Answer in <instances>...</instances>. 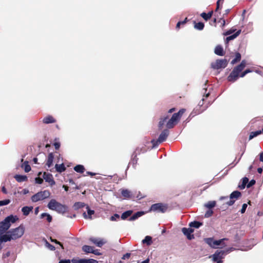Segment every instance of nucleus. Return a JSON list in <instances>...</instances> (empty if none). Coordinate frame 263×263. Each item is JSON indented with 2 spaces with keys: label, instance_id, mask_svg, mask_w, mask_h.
Here are the masks:
<instances>
[{
  "label": "nucleus",
  "instance_id": "1",
  "mask_svg": "<svg viewBox=\"0 0 263 263\" xmlns=\"http://www.w3.org/2000/svg\"><path fill=\"white\" fill-rule=\"evenodd\" d=\"M185 111V109L184 108L180 109L178 112L174 113L169 120L168 115L161 117L158 123L159 129H161L165 123L167 128H173L178 123Z\"/></svg>",
  "mask_w": 263,
  "mask_h": 263
},
{
  "label": "nucleus",
  "instance_id": "2",
  "mask_svg": "<svg viewBox=\"0 0 263 263\" xmlns=\"http://www.w3.org/2000/svg\"><path fill=\"white\" fill-rule=\"evenodd\" d=\"M246 65V62L245 60H242L240 64L235 67L232 71L230 73L228 77V80L229 82H234L237 80L239 77H244L246 73L245 71L242 72Z\"/></svg>",
  "mask_w": 263,
  "mask_h": 263
},
{
  "label": "nucleus",
  "instance_id": "3",
  "mask_svg": "<svg viewBox=\"0 0 263 263\" xmlns=\"http://www.w3.org/2000/svg\"><path fill=\"white\" fill-rule=\"evenodd\" d=\"M47 207L51 210L55 211L59 213L64 214L67 211L68 207L58 202L55 199H52L48 202Z\"/></svg>",
  "mask_w": 263,
  "mask_h": 263
},
{
  "label": "nucleus",
  "instance_id": "4",
  "mask_svg": "<svg viewBox=\"0 0 263 263\" xmlns=\"http://www.w3.org/2000/svg\"><path fill=\"white\" fill-rule=\"evenodd\" d=\"M18 219V218L15 216L11 215L0 222V233L2 234L7 231L11 226V223H13Z\"/></svg>",
  "mask_w": 263,
  "mask_h": 263
},
{
  "label": "nucleus",
  "instance_id": "5",
  "mask_svg": "<svg viewBox=\"0 0 263 263\" xmlns=\"http://www.w3.org/2000/svg\"><path fill=\"white\" fill-rule=\"evenodd\" d=\"M51 193L48 190L40 191L32 196L31 199L32 202H36L45 200L50 197Z\"/></svg>",
  "mask_w": 263,
  "mask_h": 263
},
{
  "label": "nucleus",
  "instance_id": "6",
  "mask_svg": "<svg viewBox=\"0 0 263 263\" xmlns=\"http://www.w3.org/2000/svg\"><path fill=\"white\" fill-rule=\"evenodd\" d=\"M25 232V227L23 224H21L19 227L11 229L8 231V233H10L12 237V240H16L21 238Z\"/></svg>",
  "mask_w": 263,
  "mask_h": 263
},
{
  "label": "nucleus",
  "instance_id": "7",
  "mask_svg": "<svg viewBox=\"0 0 263 263\" xmlns=\"http://www.w3.org/2000/svg\"><path fill=\"white\" fill-rule=\"evenodd\" d=\"M168 209V206L166 204L162 203H157L152 205L151 207V211L156 212L158 213H165Z\"/></svg>",
  "mask_w": 263,
  "mask_h": 263
},
{
  "label": "nucleus",
  "instance_id": "8",
  "mask_svg": "<svg viewBox=\"0 0 263 263\" xmlns=\"http://www.w3.org/2000/svg\"><path fill=\"white\" fill-rule=\"evenodd\" d=\"M228 63V61L227 59H218L214 62H212L211 65L214 69H219L226 67Z\"/></svg>",
  "mask_w": 263,
  "mask_h": 263
},
{
  "label": "nucleus",
  "instance_id": "9",
  "mask_svg": "<svg viewBox=\"0 0 263 263\" xmlns=\"http://www.w3.org/2000/svg\"><path fill=\"white\" fill-rule=\"evenodd\" d=\"M241 196V193L238 191L233 192L230 195V200L226 202L229 206L233 205L235 201Z\"/></svg>",
  "mask_w": 263,
  "mask_h": 263
},
{
  "label": "nucleus",
  "instance_id": "10",
  "mask_svg": "<svg viewBox=\"0 0 263 263\" xmlns=\"http://www.w3.org/2000/svg\"><path fill=\"white\" fill-rule=\"evenodd\" d=\"M226 254L224 251L217 250L213 255V260L217 263H222V258Z\"/></svg>",
  "mask_w": 263,
  "mask_h": 263
},
{
  "label": "nucleus",
  "instance_id": "11",
  "mask_svg": "<svg viewBox=\"0 0 263 263\" xmlns=\"http://www.w3.org/2000/svg\"><path fill=\"white\" fill-rule=\"evenodd\" d=\"M43 177L44 179H45L46 182H48L51 186L55 184V182L53 179L52 174L44 172L43 175Z\"/></svg>",
  "mask_w": 263,
  "mask_h": 263
},
{
  "label": "nucleus",
  "instance_id": "12",
  "mask_svg": "<svg viewBox=\"0 0 263 263\" xmlns=\"http://www.w3.org/2000/svg\"><path fill=\"white\" fill-rule=\"evenodd\" d=\"M183 233L186 236L187 238L189 240H191L194 238V236L192 234L194 232V230L191 228H183L182 229Z\"/></svg>",
  "mask_w": 263,
  "mask_h": 263
},
{
  "label": "nucleus",
  "instance_id": "13",
  "mask_svg": "<svg viewBox=\"0 0 263 263\" xmlns=\"http://www.w3.org/2000/svg\"><path fill=\"white\" fill-rule=\"evenodd\" d=\"M168 135L169 130H168V129H164L161 132V133L160 134L158 137V141L159 142V143H160L165 141L166 140Z\"/></svg>",
  "mask_w": 263,
  "mask_h": 263
},
{
  "label": "nucleus",
  "instance_id": "14",
  "mask_svg": "<svg viewBox=\"0 0 263 263\" xmlns=\"http://www.w3.org/2000/svg\"><path fill=\"white\" fill-rule=\"evenodd\" d=\"M90 241L95 244L97 247H102L105 242L102 239L91 237L89 238Z\"/></svg>",
  "mask_w": 263,
  "mask_h": 263
},
{
  "label": "nucleus",
  "instance_id": "15",
  "mask_svg": "<svg viewBox=\"0 0 263 263\" xmlns=\"http://www.w3.org/2000/svg\"><path fill=\"white\" fill-rule=\"evenodd\" d=\"M145 152H146V149L144 148V147H142L141 148L137 147L133 155V156H134L133 161L137 162L138 160V158L137 157V155L140 154L141 153H144Z\"/></svg>",
  "mask_w": 263,
  "mask_h": 263
},
{
  "label": "nucleus",
  "instance_id": "16",
  "mask_svg": "<svg viewBox=\"0 0 263 263\" xmlns=\"http://www.w3.org/2000/svg\"><path fill=\"white\" fill-rule=\"evenodd\" d=\"M12 238H13L12 237H11L10 234L8 233L7 232L6 234L0 236V241H1L2 242H6L7 241H11V240H12Z\"/></svg>",
  "mask_w": 263,
  "mask_h": 263
},
{
  "label": "nucleus",
  "instance_id": "17",
  "mask_svg": "<svg viewBox=\"0 0 263 263\" xmlns=\"http://www.w3.org/2000/svg\"><path fill=\"white\" fill-rule=\"evenodd\" d=\"M56 122V120L51 115H48L43 119V122L44 124L53 123Z\"/></svg>",
  "mask_w": 263,
  "mask_h": 263
},
{
  "label": "nucleus",
  "instance_id": "18",
  "mask_svg": "<svg viewBox=\"0 0 263 263\" xmlns=\"http://www.w3.org/2000/svg\"><path fill=\"white\" fill-rule=\"evenodd\" d=\"M214 52L216 54L220 56H223L224 54L223 49L221 45H217L216 46Z\"/></svg>",
  "mask_w": 263,
  "mask_h": 263
},
{
  "label": "nucleus",
  "instance_id": "19",
  "mask_svg": "<svg viewBox=\"0 0 263 263\" xmlns=\"http://www.w3.org/2000/svg\"><path fill=\"white\" fill-rule=\"evenodd\" d=\"M86 210L87 211L88 215H87L85 212H84L83 214V217L85 219H87V218L91 219V215L94 214L95 212H94L93 210H90L89 207L88 205L86 206Z\"/></svg>",
  "mask_w": 263,
  "mask_h": 263
},
{
  "label": "nucleus",
  "instance_id": "20",
  "mask_svg": "<svg viewBox=\"0 0 263 263\" xmlns=\"http://www.w3.org/2000/svg\"><path fill=\"white\" fill-rule=\"evenodd\" d=\"M14 178L18 182L26 181L28 180L27 177L26 175H15Z\"/></svg>",
  "mask_w": 263,
  "mask_h": 263
},
{
  "label": "nucleus",
  "instance_id": "21",
  "mask_svg": "<svg viewBox=\"0 0 263 263\" xmlns=\"http://www.w3.org/2000/svg\"><path fill=\"white\" fill-rule=\"evenodd\" d=\"M249 182V179L247 177H244L242 179V182L240 184L238 185V188L240 190L244 189L247 185Z\"/></svg>",
  "mask_w": 263,
  "mask_h": 263
},
{
  "label": "nucleus",
  "instance_id": "22",
  "mask_svg": "<svg viewBox=\"0 0 263 263\" xmlns=\"http://www.w3.org/2000/svg\"><path fill=\"white\" fill-rule=\"evenodd\" d=\"M213 11H211L209 12L208 13H206L205 12H202L200 14V15L205 21H207L211 18V17L213 15Z\"/></svg>",
  "mask_w": 263,
  "mask_h": 263
},
{
  "label": "nucleus",
  "instance_id": "23",
  "mask_svg": "<svg viewBox=\"0 0 263 263\" xmlns=\"http://www.w3.org/2000/svg\"><path fill=\"white\" fill-rule=\"evenodd\" d=\"M33 206H24L22 209V212L23 213V215L25 216H27L29 214L30 212L32 210Z\"/></svg>",
  "mask_w": 263,
  "mask_h": 263
},
{
  "label": "nucleus",
  "instance_id": "24",
  "mask_svg": "<svg viewBox=\"0 0 263 263\" xmlns=\"http://www.w3.org/2000/svg\"><path fill=\"white\" fill-rule=\"evenodd\" d=\"M54 158V156L52 153H49L48 156V159L46 165L48 167H50L52 165V162Z\"/></svg>",
  "mask_w": 263,
  "mask_h": 263
},
{
  "label": "nucleus",
  "instance_id": "25",
  "mask_svg": "<svg viewBox=\"0 0 263 263\" xmlns=\"http://www.w3.org/2000/svg\"><path fill=\"white\" fill-rule=\"evenodd\" d=\"M240 33H241V30H239L237 32H236L234 34L228 36L226 38L227 43H228V42H229L231 40H234V39H235L236 37H237L240 34Z\"/></svg>",
  "mask_w": 263,
  "mask_h": 263
},
{
  "label": "nucleus",
  "instance_id": "26",
  "mask_svg": "<svg viewBox=\"0 0 263 263\" xmlns=\"http://www.w3.org/2000/svg\"><path fill=\"white\" fill-rule=\"evenodd\" d=\"M55 169L58 172L62 173L64 172L66 170V167L63 163L61 164H55Z\"/></svg>",
  "mask_w": 263,
  "mask_h": 263
},
{
  "label": "nucleus",
  "instance_id": "27",
  "mask_svg": "<svg viewBox=\"0 0 263 263\" xmlns=\"http://www.w3.org/2000/svg\"><path fill=\"white\" fill-rule=\"evenodd\" d=\"M143 213L142 212H137V213H135L133 215L129 217V220H135L138 218L139 217L143 215Z\"/></svg>",
  "mask_w": 263,
  "mask_h": 263
},
{
  "label": "nucleus",
  "instance_id": "28",
  "mask_svg": "<svg viewBox=\"0 0 263 263\" xmlns=\"http://www.w3.org/2000/svg\"><path fill=\"white\" fill-rule=\"evenodd\" d=\"M194 28L199 30H202L203 29L204 27V24L202 22L196 23L195 21L194 22Z\"/></svg>",
  "mask_w": 263,
  "mask_h": 263
},
{
  "label": "nucleus",
  "instance_id": "29",
  "mask_svg": "<svg viewBox=\"0 0 263 263\" xmlns=\"http://www.w3.org/2000/svg\"><path fill=\"white\" fill-rule=\"evenodd\" d=\"M74 170L77 173H83L85 171V167L82 165H77L74 167Z\"/></svg>",
  "mask_w": 263,
  "mask_h": 263
},
{
  "label": "nucleus",
  "instance_id": "30",
  "mask_svg": "<svg viewBox=\"0 0 263 263\" xmlns=\"http://www.w3.org/2000/svg\"><path fill=\"white\" fill-rule=\"evenodd\" d=\"M82 250L83 252L86 253H92L93 247L87 245H84L82 247Z\"/></svg>",
  "mask_w": 263,
  "mask_h": 263
},
{
  "label": "nucleus",
  "instance_id": "31",
  "mask_svg": "<svg viewBox=\"0 0 263 263\" xmlns=\"http://www.w3.org/2000/svg\"><path fill=\"white\" fill-rule=\"evenodd\" d=\"M122 195L125 198H130L132 196L131 192L127 189L123 190L121 191Z\"/></svg>",
  "mask_w": 263,
  "mask_h": 263
},
{
  "label": "nucleus",
  "instance_id": "32",
  "mask_svg": "<svg viewBox=\"0 0 263 263\" xmlns=\"http://www.w3.org/2000/svg\"><path fill=\"white\" fill-rule=\"evenodd\" d=\"M133 213V211L128 210L124 212L121 216V218L123 220H125L127 218L129 217Z\"/></svg>",
  "mask_w": 263,
  "mask_h": 263
},
{
  "label": "nucleus",
  "instance_id": "33",
  "mask_svg": "<svg viewBox=\"0 0 263 263\" xmlns=\"http://www.w3.org/2000/svg\"><path fill=\"white\" fill-rule=\"evenodd\" d=\"M78 263H96L97 261L93 259H81L78 260Z\"/></svg>",
  "mask_w": 263,
  "mask_h": 263
},
{
  "label": "nucleus",
  "instance_id": "34",
  "mask_svg": "<svg viewBox=\"0 0 263 263\" xmlns=\"http://www.w3.org/2000/svg\"><path fill=\"white\" fill-rule=\"evenodd\" d=\"M142 243L149 246L152 243V238L151 236H146L145 238L142 240Z\"/></svg>",
  "mask_w": 263,
  "mask_h": 263
},
{
  "label": "nucleus",
  "instance_id": "35",
  "mask_svg": "<svg viewBox=\"0 0 263 263\" xmlns=\"http://www.w3.org/2000/svg\"><path fill=\"white\" fill-rule=\"evenodd\" d=\"M261 134V130L251 132L250 134V135H249V140H251L252 139L260 135Z\"/></svg>",
  "mask_w": 263,
  "mask_h": 263
},
{
  "label": "nucleus",
  "instance_id": "36",
  "mask_svg": "<svg viewBox=\"0 0 263 263\" xmlns=\"http://www.w3.org/2000/svg\"><path fill=\"white\" fill-rule=\"evenodd\" d=\"M225 240H227V239L226 238H223V239H221L218 240H214V244H213L214 245V248H216L217 246H219V245L225 246V244L223 242V241Z\"/></svg>",
  "mask_w": 263,
  "mask_h": 263
},
{
  "label": "nucleus",
  "instance_id": "37",
  "mask_svg": "<svg viewBox=\"0 0 263 263\" xmlns=\"http://www.w3.org/2000/svg\"><path fill=\"white\" fill-rule=\"evenodd\" d=\"M202 225V222H199V221H194L193 222H191L189 224L190 227H193V228H199Z\"/></svg>",
  "mask_w": 263,
  "mask_h": 263
},
{
  "label": "nucleus",
  "instance_id": "38",
  "mask_svg": "<svg viewBox=\"0 0 263 263\" xmlns=\"http://www.w3.org/2000/svg\"><path fill=\"white\" fill-rule=\"evenodd\" d=\"M241 60V54L239 52L235 53V58L231 61L232 64H234L236 63L239 62Z\"/></svg>",
  "mask_w": 263,
  "mask_h": 263
},
{
  "label": "nucleus",
  "instance_id": "39",
  "mask_svg": "<svg viewBox=\"0 0 263 263\" xmlns=\"http://www.w3.org/2000/svg\"><path fill=\"white\" fill-rule=\"evenodd\" d=\"M204 241L208 244L211 247L214 248V240L213 238H204Z\"/></svg>",
  "mask_w": 263,
  "mask_h": 263
},
{
  "label": "nucleus",
  "instance_id": "40",
  "mask_svg": "<svg viewBox=\"0 0 263 263\" xmlns=\"http://www.w3.org/2000/svg\"><path fill=\"white\" fill-rule=\"evenodd\" d=\"M86 206V205H85L84 203L81 202H76L74 204V208L75 209H79Z\"/></svg>",
  "mask_w": 263,
  "mask_h": 263
},
{
  "label": "nucleus",
  "instance_id": "41",
  "mask_svg": "<svg viewBox=\"0 0 263 263\" xmlns=\"http://www.w3.org/2000/svg\"><path fill=\"white\" fill-rule=\"evenodd\" d=\"M22 167H24L25 171L27 173L29 172L31 170V167L27 161L25 162V163L22 165Z\"/></svg>",
  "mask_w": 263,
  "mask_h": 263
},
{
  "label": "nucleus",
  "instance_id": "42",
  "mask_svg": "<svg viewBox=\"0 0 263 263\" xmlns=\"http://www.w3.org/2000/svg\"><path fill=\"white\" fill-rule=\"evenodd\" d=\"M216 205V202L215 201H209L205 205V206L208 208H209V209H212L213 208H214V206H215Z\"/></svg>",
  "mask_w": 263,
  "mask_h": 263
},
{
  "label": "nucleus",
  "instance_id": "43",
  "mask_svg": "<svg viewBox=\"0 0 263 263\" xmlns=\"http://www.w3.org/2000/svg\"><path fill=\"white\" fill-rule=\"evenodd\" d=\"M224 0H218L216 3V8L215 11H217L219 9H221L222 4Z\"/></svg>",
  "mask_w": 263,
  "mask_h": 263
},
{
  "label": "nucleus",
  "instance_id": "44",
  "mask_svg": "<svg viewBox=\"0 0 263 263\" xmlns=\"http://www.w3.org/2000/svg\"><path fill=\"white\" fill-rule=\"evenodd\" d=\"M188 21V20H187V18L186 17L184 21H179L177 23V25H176V28L177 30H179L180 29V24H185Z\"/></svg>",
  "mask_w": 263,
  "mask_h": 263
},
{
  "label": "nucleus",
  "instance_id": "45",
  "mask_svg": "<svg viewBox=\"0 0 263 263\" xmlns=\"http://www.w3.org/2000/svg\"><path fill=\"white\" fill-rule=\"evenodd\" d=\"M41 216L42 217H44L45 216H46L47 217V221L48 222H51V220H52V217L51 216H50L49 214H47V213H42V215H41Z\"/></svg>",
  "mask_w": 263,
  "mask_h": 263
},
{
  "label": "nucleus",
  "instance_id": "46",
  "mask_svg": "<svg viewBox=\"0 0 263 263\" xmlns=\"http://www.w3.org/2000/svg\"><path fill=\"white\" fill-rule=\"evenodd\" d=\"M120 219V215L118 214H115L110 217L111 221H115Z\"/></svg>",
  "mask_w": 263,
  "mask_h": 263
},
{
  "label": "nucleus",
  "instance_id": "47",
  "mask_svg": "<svg viewBox=\"0 0 263 263\" xmlns=\"http://www.w3.org/2000/svg\"><path fill=\"white\" fill-rule=\"evenodd\" d=\"M10 202V200L9 199H5L4 200L0 201V206L7 205Z\"/></svg>",
  "mask_w": 263,
  "mask_h": 263
},
{
  "label": "nucleus",
  "instance_id": "48",
  "mask_svg": "<svg viewBox=\"0 0 263 263\" xmlns=\"http://www.w3.org/2000/svg\"><path fill=\"white\" fill-rule=\"evenodd\" d=\"M213 210L209 209L205 213L204 217H206V218L210 217L213 215Z\"/></svg>",
  "mask_w": 263,
  "mask_h": 263
},
{
  "label": "nucleus",
  "instance_id": "49",
  "mask_svg": "<svg viewBox=\"0 0 263 263\" xmlns=\"http://www.w3.org/2000/svg\"><path fill=\"white\" fill-rule=\"evenodd\" d=\"M255 183H256V181L255 180H254V179L251 180L250 181L248 182L247 185V187L250 188L252 186L254 185L255 184Z\"/></svg>",
  "mask_w": 263,
  "mask_h": 263
},
{
  "label": "nucleus",
  "instance_id": "50",
  "mask_svg": "<svg viewBox=\"0 0 263 263\" xmlns=\"http://www.w3.org/2000/svg\"><path fill=\"white\" fill-rule=\"evenodd\" d=\"M50 240L51 242H54L57 244H58L63 249H64V247H63V245H62V243H61L60 241H58L57 239H52L51 237L50 238Z\"/></svg>",
  "mask_w": 263,
  "mask_h": 263
},
{
  "label": "nucleus",
  "instance_id": "51",
  "mask_svg": "<svg viewBox=\"0 0 263 263\" xmlns=\"http://www.w3.org/2000/svg\"><path fill=\"white\" fill-rule=\"evenodd\" d=\"M35 183L37 184H42L43 182V179L40 177H36L35 179Z\"/></svg>",
  "mask_w": 263,
  "mask_h": 263
},
{
  "label": "nucleus",
  "instance_id": "52",
  "mask_svg": "<svg viewBox=\"0 0 263 263\" xmlns=\"http://www.w3.org/2000/svg\"><path fill=\"white\" fill-rule=\"evenodd\" d=\"M247 206H248L247 204H246V203H243L242 204V208H241V209L240 210L241 213L243 214V213H244L245 212V211L246 210V209L247 208Z\"/></svg>",
  "mask_w": 263,
  "mask_h": 263
},
{
  "label": "nucleus",
  "instance_id": "53",
  "mask_svg": "<svg viewBox=\"0 0 263 263\" xmlns=\"http://www.w3.org/2000/svg\"><path fill=\"white\" fill-rule=\"evenodd\" d=\"M236 29H233V28H231L229 30H228V31H227L225 33H224V35H230L233 33H234Z\"/></svg>",
  "mask_w": 263,
  "mask_h": 263
},
{
  "label": "nucleus",
  "instance_id": "54",
  "mask_svg": "<svg viewBox=\"0 0 263 263\" xmlns=\"http://www.w3.org/2000/svg\"><path fill=\"white\" fill-rule=\"evenodd\" d=\"M130 256V253H126L122 257V259H125L126 258H129Z\"/></svg>",
  "mask_w": 263,
  "mask_h": 263
},
{
  "label": "nucleus",
  "instance_id": "55",
  "mask_svg": "<svg viewBox=\"0 0 263 263\" xmlns=\"http://www.w3.org/2000/svg\"><path fill=\"white\" fill-rule=\"evenodd\" d=\"M151 143L153 144V147H154L158 145L159 142L158 141V140L156 141L153 139L151 141Z\"/></svg>",
  "mask_w": 263,
  "mask_h": 263
},
{
  "label": "nucleus",
  "instance_id": "56",
  "mask_svg": "<svg viewBox=\"0 0 263 263\" xmlns=\"http://www.w3.org/2000/svg\"><path fill=\"white\" fill-rule=\"evenodd\" d=\"M54 147H55V148L56 149H59L60 147V142H54V144H53Z\"/></svg>",
  "mask_w": 263,
  "mask_h": 263
},
{
  "label": "nucleus",
  "instance_id": "57",
  "mask_svg": "<svg viewBox=\"0 0 263 263\" xmlns=\"http://www.w3.org/2000/svg\"><path fill=\"white\" fill-rule=\"evenodd\" d=\"M219 22H221V27H222V28L224 27V26H225V24H226L225 20L221 18L219 20Z\"/></svg>",
  "mask_w": 263,
  "mask_h": 263
},
{
  "label": "nucleus",
  "instance_id": "58",
  "mask_svg": "<svg viewBox=\"0 0 263 263\" xmlns=\"http://www.w3.org/2000/svg\"><path fill=\"white\" fill-rule=\"evenodd\" d=\"M10 252L8 251L6 253L3 254V258H5L8 257L9 256H10Z\"/></svg>",
  "mask_w": 263,
  "mask_h": 263
},
{
  "label": "nucleus",
  "instance_id": "59",
  "mask_svg": "<svg viewBox=\"0 0 263 263\" xmlns=\"http://www.w3.org/2000/svg\"><path fill=\"white\" fill-rule=\"evenodd\" d=\"M59 263H70V261L69 259L61 260Z\"/></svg>",
  "mask_w": 263,
  "mask_h": 263
},
{
  "label": "nucleus",
  "instance_id": "60",
  "mask_svg": "<svg viewBox=\"0 0 263 263\" xmlns=\"http://www.w3.org/2000/svg\"><path fill=\"white\" fill-rule=\"evenodd\" d=\"M92 253H93L95 255H100V253L98 252V250H97V249L94 250L93 249Z\"/></svg>",
  "mask_w": 263,
  "mask_h": 263
},
{
  "label": "nucleus",
  "instance_id": "61",
  "mask_svg": "<svg viewBox=\"0 0 263 263\" xmlns=\"http://www.w3.org/2000/svg\"><path fill=\"white\" fill-rule=\"evenodd\" d=\"M259 160L261 162H263V152H261L259 154Z\"/></svg>",
  "mask_w": 263,
  "mask_h": 263
},
{
  "label": "nucleus",
  "instance_id": "62",
  "mask_svg": "<svg viewBox=\"0 0 263 263\" xmlns=\"http://www.w3.org/2000/svg\"><path fill=\"white\" fill-rule=\"evenodd\" d=\"M176 110V108L175 107H173L171 109H170L168 111V113H172L173 112L175 111Z\"/></svg>",
  "mask_w": 263,
  "mask_h": 263
},
{
  "label": "nucleus",
  "instance_id": "63",
  "mask_svg": "<svg viewBox=\"0 0 263 263\" xmlns=\"http://www.w3.org/2000/svg\"><path fill=\"white\" fill-rule=\"evenodd\" d=\"M86 174H87V175H90V176H95V175H96V174H95V173H92V172H86Z\"/></svg>",
  "mask_w": 263,
  "mask_h": 263
},
{
  "label": "nucleus",
  "instance_id": "64",
  "mask_svg": "<svg viewBox=\"0 0 263 263\" xmlns=\"http://www.w3.org/2000/svg\"><path fill=\"white\" fill-rule=\"evenodd\" d=\"M257 172L259 173V174H261L262 172V168H261V167H258L257 168Z\"/></svg>",
  "mask_w": 263,
  "mask_h": 263
}]
</instances>
